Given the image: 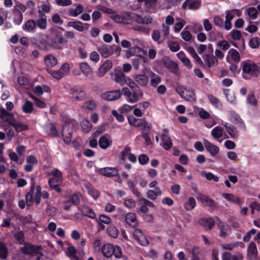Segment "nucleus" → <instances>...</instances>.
I'll return each mask as SVG.
<instances>
[{
    "label": "nucleus",
    "instance_id": "obj_45",
    "mask_svg": "<svg viewBox=\"0 0 260 260\" xmlns=\"http://www.w3.org/2000/svg\"><path fill=\"white\" fill-rule=\"evenodd\" d=\"M92 124L88 119H85L82 120L81 123V128L84 133H88L89 132L92 128Z\"/></svg>",
    "mask_w": 260,
    "mask_h": 260
},
{
    "label": "nucleus",
    "instance_id": "obj_54",
    "mask_svg": "<svg viewBox=\"0 0 260 260\" xmlns=\"http://www.w3.org/2000/svg\"><path fill=\"white\" fill-rule=\"evenodd\" d=\"M247 103L253 106H255L257 104V101L254 96V91H251L248 94L247 98Z\"/></svg>",
    "mask_w": 260,
    "mask_h": 260
},
{
    "label": "nucleus",
    "instance_id": "obj_48",
    "mask_svg": "<svg viewBox=\"0 0 260 260\" xmlns=\"http://www.w3.org/2000/svg\"><path fill=\"white\" fill-rule=\"evenodd\" d=\"M22 109L25 113H31L34 110L32 103L27 100L23 104Z\"/></svg>",
    "mask_w": 260,
    "mask_h": 260
},
{
    "label": "nucleus",
    "instance_id": "obj_20",
    "mask_svg": "<svg viewBox=\"0 0 260 260\" xmlns=\"http://www.w3.org/2000/svg\"><path fill=\"white\" fill-rule=\"evenodd\" d=\"M78 209L81 212L82 215L87 216L91 219L96 218V214L94 211L88 206H83L78 207Z\"/></svg>",
    "mask_w": 260,
    "mask_h": 260
},
{
    "label": "nucleus",
    "instance_id": "obj_26",
    "mask_svg": "<svg viewBox=\"0 0 260 260\" xmlns=\"http://www.w3.org/2000/svg\"><path fill=\"white\" fill-rule=\"evenodd\" d=\"M80 203V196L77 193L70 194L68 199L64 202V204L71 203L74 205H78Z\"/></svg>",
    "mask_w": 260,
    "mask_h": 260
},
{
    "label": "nucleus",
    "instance_id": "obj_32",
    "mask_svg": "<svg viewBox=\"0 0 260 260\" xmlns=\"http://www.w3.org/2000/svg\"><path fill=\"white\" fill-rule=\"evenodd\" d=\"M14 17V22L16 25H20L23 20V14L18 9L14 8L13 10Z\"/></svg>",
    "mask_w": 260,
    "mask_h": 260
},
{
    "label": "nucleus",
    "instance_id": "obj_21",
    "mask_svg": "<svg viewBox=\"0 0 260 260\" xmlns=\"http://www.w3.org/2000/svg\"><path fill=\"white\" fill-rule=\"evenodd\" d=\"M62 182V180L56 179L55 178H51L48 180V183L52 190H55L58 193L61 192V188L59 187V184Z\"/></svg>",
    "mask_w": 260,
    "mask_h": 260
},
{
    "label": "nucleus",
    "instance_id": "obj_11",
    "mask_svg": "<svg viewBox=\"0 0 260 260\" xmlns=\"http://www.w3.org/2000/svg\"><path fill=\"white\" fill-rule=\"evenodd\" d=\"M70 93L71 98L76 101H81L84 100L86 96V92L77 87H73L70 90Z\"/></svg>",
    "mask_w": 260,
    "mask_h": 260
},
{
    "label": "nucleus",
    "instance_id": "obj_37",
    "mask_svg": "<svg viewBox=\"0 0 260 260\" xmlns=\"http://www.w3.org/2000/svg\"><path fill=\"white\" fill-rule=\"evenodd\" d=\"M83 12V7L80 4L77 5L76 9L70 8L68 11L69 15L72 17H76Z\"/></svg>",
    "mask_w": 260,
    "mask_h": 260
},
{
    "label": "nucleus",
    "instance_id": "obj_40",
    "mask_svg": "<svg viewBox=\"0 0 260 260\" xmlns=\"http://www.w3.org/2000/svg\"><path fill=\"white\" fill-rule=\"evenodd\" d=\"M68 26L72 27L79 31H83L84 30L83 23L79 21H69L68 22Z\"/></svg>",
    "mask_w": 260,
    "mask_h": 260
},
{
    "label": "nucleus",
    "instance_id": "obj_53",
    "mask_svg": "<svg viewBox=\"0 0 260 260\" xmlns=\"http://www.w3.org/2000/svg\"><path fill=\"white\" fill-rule=\"evenodd\" d=\"M157 0H138V3L140 4L138 5V7H140L141 5V3L144 2V6L146 9H149L153 6L155 5Z\"/></svg>",
    "mask_w": 260,
    "mask_h": 260
},
{
    "label": "nucleus",
    "instance_id": "obj_7",
    "mask_svg": "<svg viewBox=\"0 0 260 260\" xmlns=\"http://www.w3.org/2000/svg\"><path fill=\"white\" fill-rule=\"evenodd\" d=\"M177 91L182 98L187 101L194 102L197 100L196 93L191 88L178 87Z\"/></svg>",
    "mask_w": 260,
    "mask_h": 260
},
{
    "label": "nucleus",
    "instance_id": "obj_23",
    "mask_svg": "<svg viewBox=\"0 0 260 260\" xmlns=\"http://www.w3.org/2000/svg\"><path fill=\"white\" fill-rule=\"evenodd\" d=\"M197 199L202 203H206V205L207 206L210 207H215L216 206L215 201L205 194H200V196L197 198Z\"/></svg>",
    "mask_w": 260,
    "mask_h": 260
},
{
    "label": "nucleus",
    "instance_id": "obj_9",
    "mask_svg": "<svg viewBox=\"0 0 260 260\" xmlns=\"http://www.w3.org/2000/svg\"><path fill=\"white\" fill-rule=\"evenodd\" d=\"M115 45L110 46L107 44H103L97 47V50L101 55L104 58H108L114 53Z\"/></svg>",
    "mask_w": 260,
    "mask_h": 260
},
{
    "label": "nucleus",
    "instance_id": "obj_2",
    "mask_svg": "<svg viewBox=\"0 0 260 260\" xmlns=\"http://www.w3.org/2000/svg\"><path fill=\"white\" fill-rule=\"evenodd\" d=\"M122 91L126 100L129 103H136L139 101L140 98L143 96V92L140 88L131 90L127 87H123L122 89Z\"/></svg>",
    "mask_w": 260,
    "mask_h": 260
},
{
    "label": "nucleus",
    "instance_id": "obj_34",
    "mask_svg": "<svg viewBox=\"0 0 260 260\" xmlns=\"http://www.w3.org/2000/svg\"><path fill=\"white\" fill-rule=\"evenodd\" d=\"M44 61L46 64L50 68L54 67L57 63L56 58L51 54L47 55L45 57Z\"/></svg>",
    "mask_w": 260,
    "mask_h": 260
},
{
    "label": "nucleus",
    "instance_id": "obj_38",
    "mask_svg": "<svg viewBox=\"0 0 260 260\" xmlns=\"http://www.w3.org/2000/svg\"><path fill=\"white\" fill-rule=\"evenodd\" d=\"M150 76L151 77L150 85L153 87H156L161 82L160 77L152 72H151Z\"/></svg>",
    "mask_w": 260,
    "mask_h": 260
},
{
    "label": "nucleus",
    "instance_id": "obj_8",
    "mask_svg": "<svg viewBox=\"0 0 260 260\" xmlns=\"http://www.w3.org/2000/svg\"><path fill=\"white\" fill-rule=\"evenodd\" d=\"M72 128L70 127V123L66 122L62 127V137L64 143L67 145H69L72 138Z\"/></svg>",
    "mask_w": 260,
    "mask_h": 260
},
{
    "label": "nucleus",
    "instance_id": "obj_51",
    "mask_svg": "<svg viewBox=\"0 0 260 260\" xmlns=\"http://www.w3.org/2000/svg\"><path fill=\"white\" fill-rule=\"evenodd\" d=\"M40 45L39 47L44 50H49V49L52 48V39L50 41L46 40L45 39H42L40 41Z\"/></svg>",
    "mask_w": 260,
    "mask_h": 260
},
{
    "label": "nucleus",
    "instance_id": "obj_16",
    "mask_svg": "<svg viewBox=\"0 0 260 260\" xmlns=\"http://www.w3.org/2000/svg\"><path fill=\"white\" fill-rule=\"evenodd\" d=\"M203 58L205 63L204 64L205 66H207L208 68L215 67L218 64V60L213 55L204 54L203 56Z\"/></svg>",
    "mask_w": 260,
    "mask_h": 260
},
{
    "label": "nucleus",
    "instance_id": "obj_33",
    "mask_svg": "<svg viewBox=\"0 0 260 260\" xmlns=\"http://www.w3.org/2000/svg\"><path fill=\"white\" fill-rule=\"evenodd\" d=\"M135 81L139 84L140 86H145L149 81L148 77L143 74V75H137L135 77Z\"/></svg>",
    "mask_w": 260,
    "mask_h": 260
},
{
    "label": "nucleus",
    "instance_id": "obj_57",
    "mask_svg": "<svg viewBox=\"0 0 260 260\" xmlns=\"http://www.w3.org/2000/svg\"><path fill=\"white\" fill-rule=\"evenodd\" d=\"M227 132L233 138H238L239 137L238 131L236 127L233 125L229 127V130H228Z\"/></svg>",
    "mask_w": 260,
    "mask_h": 260
},
{
    "label": "nucleus",
    "instance_id": "obj_27",
    "mask_svg": "<svg viewBox=\"0 0 260 260\" xmlns=\"http://www.w3.org/2000/svg\"><path fill=\"white\" fill-rule=\"evenodd\" d=\"M218 228L220 231L219 236L225 238L228 235V231L231 230L230 226L228 224H224L221 221L218 223Z\"/></svg>",
    "mask_w": 260,
    "mask_h": 260
},
{
    "label": "nucleus",
    "instance_id": "obj_10",
    "mask_svg": "<svg viewBox=\"0 0 260 260\" xmlns=\"http://www.w3.org/2000/svg\"><path fill=\"white\" fill-rule=\"evenodd\" d=\"M97 172L101 175L111 178L118 176L119 175L118 170L115 167H105L100 168Z\"/></svg>",
    "mask_w": 260,
    "mask_h": 260
},
{
    "label": "nucleus",
    "instance_id": "obj_46",
    "mask_svg": "<svg viewBox=\"0 0 260 260\" xmlns=\"http://www.w3.org/2000/svg\"><path fill=\"white\" fill-rule=\"evenodd\" d=\"M8 255V248L2 242L0 241V258L3 259H6Z\"/></svg>",
    "mask_w": 260,
    "mask_h": 260
},
{
    "label": "nucleus",
    "instance_id": "obj_3",
    "mask_svg": "<svg viewBox=\"0 0 260 260\" xmlns=\"http://www.w3.org/2000/svg\"><path fill=\"white\" fill-rule=\"evenodd\" d=\"M243 73L250 76L257 77L260 72V67L249 60L241 62Z\"/></svg>",
    "mask_w": 260,
    "mask_h": 260
},
{
    "label": "nucleus",
    "instance_id": "obj_17",
    "mask_svg": "<svg viewBox=\"0 0 260 260\" xmlns=\"http://www.w3.org/2000/svg\"><path fill=\"white\" fill-rule=\"evenodd\" d=\"M39 18L36 21V26L41 29H45L47 28V16L41 10L38 11Z\"/></svg>",
    "mask_w": 260,
    "mask_h": 260
},
{
    "label": "nucleus",
    "instance_id": "obj_25",
    "mask_svg": "<svg viewBox=\"0 0 260 260\" xmlns=\"http://www.w3.org/2000/svg\"><path fill=\"white\" fill-rule=\"evenodd\" d=\"M199 224L205 228L211 230L215 225V221L212 218H202L199 220Z\"/></svg>",
    "mask_w": 260,
    "mask_h": 260
},
{
    "label": "nucleus",
    "instance_id": "obj_31",
    "mask_svg": "<svg viewBox=\"0 0 260 260\" xmlns=\"http://www.w3.org/2000/svg\"><path fill=\"white\" fill-rule=\"evenodd\" d=\"M161 194V189L159 187H155V190H148L146 192V197L152 200H155L157 196Z\"/></svg>",
    "mask_w": 260,
    "mask_h": 260
},
{
    "label": "nucleus",
    "instance_id": "obj_49",
    "mask_svg": "<svg viewBox=\"0 0 260 260\" xmlns=\"http://www.w3.org/2000/svg\"><path fill=\"white\" fill-rule=\"evenodd\" d=\"M201 175L203 176H205L206 179L209 181L213 180L215 182H217L219 181V178L211 172L208 173L205 171H203L201 172Z\"/></svg>",
    "mask_w": 260,
    "mask_h": 260
},
{
    "label": "nucleus",
    "instance_id": "obj_47",
    "mask_svg": "<svg viewBox=\"0 0 260 260\" xmlns=\"http://www.w3.org/2000/svg\"><path fill=\"white\" fill-rule=\"evenodd\" d=\"M0 118L4 121L8 122L10 117L13 116V114L7 112L4 108L0 109Z\"/></svg>",
    "mask_w": 260,
    "mask_h": 260
},
{
    "label": "nucleus",
    "instance_id": "obj_39",
    "mask_svg": "<svg viewBox=\"0 0 260 260\" xmlns=\"http://www.w3.org/2000/svg\"><path fill=\"white\" fill-rule=\"evenodd\" d=\"M46 129L49 135L54 136L58 137L59 133L56 129L54 124L52 123H49L46 126Z\"/></svg>",
    "mask_w": 260,
    "mask_h": 260
},
{
    "label": "nucleus",
    "instance_id": "obj_58",
    "mask_svg": "<svg viewBox=\"0 0 260 260\" xmlns=\"http://www.w3.org/2000/svg\"><path fill=\"white\" fill-rule=\"evenodd\" d=\"M208 99L209 100L211 104L213 105L214 106L218 107L219 105H221L220 100L212 94H209L208 95Z\"/></svg>",
    "mask_w": 260,
    "mask_h": 260
},
{
    "label": "nucleus",
    "instance_id": "obj_19",
    "mask_svg": "<svg viewBox=\"0 0 260 260\" xmlns=\"http://www.w3.org/2000/svg\"><path fill=\"white\" fill-rule=\"evenodd\" d=\"M113 63L111 60H106L101 66L98 72V75L100 77L104 76L112 67Z\"/></svg>",
    "mask_w": 260,
    "mask_h": 260
},
{
    "label": "nucleus",
    "instance_id": "obj_12",
    "mask_svg": "<svg viewBox=\"0 0 260 260\" xmlns=\"http://www.w3.org/2000/svg\"><path fill=\"white\" fill-rule=\"evenodd\" d=\"M114 74H115V81L120 85L121 86H123L126 85V80H127L129 77L126 76L124 73H123L122 70L120 67H117L114 70Z\"/></svg>",
    "mask_w": 260,
    "mask_h": 260
},
{
    "label": "nucleus",
    "instance_id": "obj_43",
    "mask_svg": "<svg viewBox=\"0 0 260 260\" xmlns=\"http://www.w3.org/2000/svg\"><path fill=\"white\" fill-rule=\"evenodd\" d=\"M223 128L220 126H217L212 129V136L215 139L220 138L223 135Z\"/></svg>",
    "mask_w": 260,
    "mask_h": 260
},
{
    "label": "nucleus",
    "instance_id": "obj_30",
    "mask_svg": "<svg viewBox=\"0 0 260 260\" xmlns=\"http://www.w3.org/2000/svg\"><path fill=\"white\" fill-rule=\"evenodd\" d=\"M36 28V21L33 19H29L22 26L23 30L27 32L34 31Z\"/></svg>",
    "mask_w": 260,
    "mask_h": 260
},
{
    "label": "nucleus",
    "instance_id": "obj_15",
    "mask_svg": "<svg viewBox=\"0 0 260 260\" xmlns=\"http://www.w3.org/2000/svg\"><path fill=\"white\" fill-rule=\"evenodd\" d=\"M201 6V2L200 0H185L183 3L182 8L185 9L188 8L189 10H198Z\"/></svg>",
    "mask_w": 260,
    "mask_h": 260
},
{
    "label": "nucleus",
    "instance_id": "obj_62",
    "mask_svg": "<svg viewBox=\"0 0 260 260\" xmlns=\"http://www.w3.org/2000/svg\"><path fill=\"white\" fill-rule=\"evenodd\" d=\"M249 46L253 49L257 48L259 46V39L257 37L252 38L249 43Z\"/></svg>",
    "mask_w": 260,
    "mask_h": 260
},
{
    "label": "nucleus",
    "instance_id": "obj_5",
    "mask_svg": "<svg viewBox=\"0 0 260 260\" xmlns=\"http://www.w3.org/2000/svg\"><path fill=\"white\" fill-rule=\"evenodd\" d=\"M70 71V66L68 63H64L57 70L53 71L51 69L47 70V72L57 80H59L68 75Z\"/></svg>",
    "mask_w": 260,
    "mask_h": 260
},
{
    "label": "nucleus",
    "instance_id": "obj_13",
    "mask_svg": "<svg viewBox=\"0 0 260 260\" xmlns=\"http://www.w3.org/2000/svg\"><path fill=\"white\" fill-rule=\"evenodd\" d=\"M122 93V91L120 90H112L102 93L101 97L107 101H115L119 99Z\"/></svg>",
    "mask_w": 260,
    "mask_h": 260
},
{
    "label": "nucleus",
    "instance_id": "obj_29",
    "mask_svg": "<svg viewBox=\"0 0 260 260\" xmlns=\"http://www.w3.org/2000/svg\"><path fill=\"white\" fill-rule=\"evenodd\" d=\"M247 255L250 259L255 258L257 255L256 245L253 242H250L247 248Z\"/></svg>",
    "mask_w": 260,
    "mask_h": 260
},
{
    "label": "nucleus",
    "instance_id": "obj_63",
    "mask_svg": "<svg viewBox=\"0 0 260 260\" xmlns=\"http://www.w3.org/2000/svg\"><path fill=\"white\" fill-rule=\"evenodd\" d=\"M247 13L249 17L253 19L256 18L258 15V12L256 9L254 7L248 8Z\"/></svg>",
    "mask_w": 260,
    "mask_h": 260
},
{
    "label": "nucleus",
    "instance_id": "obj_56",
    "mask_svg": "<svg viewBox=\"0 0 260 260\" xmlns=\"http://www.w3.org/2000/svg\"><path fill=\"white\" fill-rule=\"evenodd\" d=\"M231 54V58L236 62H239L240 60V54L237 50L235 49H231L229 52Z\"/></svg>",
    "mask_w": 260,
    "mask_h": 260
},
{
    "label": "nucleus",
    "instance_id": "obj_52",
    "mask_svg": "<svg viewBox=\"0 0 260 260\" xmlns=\"http://www.w3.org/2000/svg\"><path fill=\"white\" fill-rule=\"evenodd\" d=\"M15 239L19 244H23L25 242V237L23 231L16 232L14 235Z\"/></svg>",
    "mask_w": 260,
    "mask_h": 260
},
{
    "label": "nucleus",
    "instance_id": "obj_41",
    "mask_svg": "<svg viewBox=\"0 0 260 260\" xmlns=\"http://www.w3.org/2000/svg\"><path fill=\"white\" fill-rule=\"evenodd\" d=\"M85 187L87 190L88 194L93 199H96L99 198L100 195L99 191L94 188L92 185L90 184L87 185L85 186Z\"/></svg>",
    "mask_w": 260,
    "mask_h": 260
},
{
    "label": "nucleus",
    "instance_id": "obj_50",
    "mask_svg": "<svg viewBox=\"0 0 260 260\" xmlns=\"http://www.w3.org/2000/svg\"><path fill=\"white\" fill-rule=\"evenodd\" d=\"M196 205V201L194 198L190 197L187 203L184 204V208L188 211L193 209Z\"/></svg>",
    "mask_w": 260,
    "mask_h": 260
},
{
    "label": "nucleus",
    "instance_id": "obj_22",
    "mask_svg": "<svg viewBox=\"0 0 260 260\" xmlns=\"http://www.w3.org/2000/svg\"><path fill=\"white\" fill-rule=\"evenodd\" d=\"M125 221L127 224L133 228H136L138 225L137 216L134 213L130 212L126 214L125 216Z\"/></svg>",
    "mask_w": 260,
    "mask_h": 260
},
{
    "label": "nucleus",
    "instance_id": "obj_64",
    "mask_svg": "<svg viewBox=\"0 0 260 260\" xmlns=\"http://www.w3.org/2000/svg\"><path fill=\"white\" fill-rule=\"evenodd\" d=\"M231 38L234 40H240L242 35L241 31L237 29H234L230 32Z\"/></svg>",
    "mask_w": 260,
    "mask_h": 260
},
{
    "label": "nucleus",
    "instance_id": "obj_18",
    "mask_svg": "<svg viewBox=\"0 0 260 260\" xmlns=\"http://www.w3.org/2000/svg\"><path fill=\"white\" fill-rule=\"evenodd\" d=\"M203 142L207 151L209 152L212 156L216 155L219 152V147L210 143L208 140L204 139Z\"/></svg>",
    "mask_w": 260,
    "mask_h": 260
},
{
    "label": "nucleus",
    "instance_id": "obj_59",
    "mask_svg": "<svg viewBox=\"0 0 260 260\" xmlns=\"http://www.w3.org/2000/svg\"><path fill=\"white\" fill-rule=\"evenodd\" d=\"M98 222H102L105 224H109L111 222V219L108 216L104 214L100 215L99 218L96 219Z\"/></svg>",
    "mask_w": 260,
    "mask_h": 260
},
{
    "label": "nucleus",
    "instance_id": "obj_1",
    "mask_svg": "<svg viewBox=\"0 0 260 260\" xmlns=\"http://www.w3.org/2000/svg\"><path fill=\"white\" fill-rule=\"evenodd\" d=\"M160 62H162L163 66L175 75L179 76L180 75L181 72L178 64L167 57L162 58L161 61H156L155 62L154 70L157 72H159L158 66Z\"/></svg>",
    "mask_w": 260,
    "mask_h": 260
},
{
    "label": "nucleus",
    "instance_id": "obj_55",
    "mask_svg": "<svg viewBox=\"0 0 260 260\" xmlns=\"http://www.w3.org/2000/svg\"><path fill=\"white\" fill-rule=\"evenodd\" d=\"M80 69L86 76H87L91 72V69L89 66L85 62H82L80 64Z\"/></svg>",
    "mask_w": 260,
    "mask_h": 260
},
{
    "label": "nucleus",
    "instance_id": "obj_36",
    "mask_svg": "<svg viewBox=\"0 0 260 260\" xmlns=\"http://www.w3.org/2000/svg\"><path fill=\"white\" fill-rule=\"evenodd\" d=\"M99 146L103 149H106L112 144V142H110L108 138L106 136L101 137L99 141Z\"/></svg>",
    "mask_w": 260,
    "mask_h": 260
},
{
    "label": "nucleus",
    "instance_id": "obj_61",
    "mask_svg": "<svg viewBox=\"0 0 260 260\" xmlns=\"http://www.w3.org/2000/svg\"><path fill=\"white\" fill-rule=\"evenodd\" d=\"M68 255L71 257H74L78 259V257L76 255L77 251L75 247L73 245H70L68 246Z\"/></svg>",
    "mask_w": 260,
    "mask_h": 260
},
{
    "label": "nucleus",
    "instance_id": "obj_24",
    "mask_svg": "<svg viewBox=\"0 0 260 260\" xmlns=\"http://www.w3.org/2000/svg\"><path fill=\"white\" fill-rule=\"evenodd\" d=\"M114 245L110 243L104 244L102 247V252L103 254L109 258L111 257L113 254Z\"/></svg>",
    "mask_w": 260,
    "mask_h": 260
},
{
    "label": "nucleus",
    "instance_id": "obj_28",
    "mask_svg": "<svg viewBox=\"0 0 260 260\" xmlns=\"http://www.w3.org/2000/svg\"><path fill=\"white\" fill-rule=\"evenodd\" d=\"M133 19L138 23L143 24H148L152 23V19L146 16L142 17L138 14H134Z\"/></svg>",
    "mask_w": 260,
    "mask_h": 260
},
{
    "label": "nucleus",
    "instance_id": "obj_4",
    "mask_svg": "<svg viewBox=\"0 0 260 260\" xmlns=\"http://www.w3.org/2000/svg\"><path fill=\"white\" fill-rule=\"evenodd\" d=\"M24 246L20 248L21 251L22 253L25 255H33L40 253L43 255L42 253L39 251L42 250V247L41 245H34L29 242H25Z\"/></svg>",
    "mask_w": 260,
    "mask_h": 260
},
{
    "label": "nucleus",
    "instance_id": "obj_44",
    "mask_svg": "<svg viewBox=\"0 0 260 260\" xmlns=\"http://www.w3.org/2000/svg\"><path fill=\"white\" fill-rule=\"evenodd\" d=\"M226 16L225 21H231L232 20L234 17V14L237 16H240V12L238 10L233 9L232 10H227L225 11Z\"/></svg>",
    "mask_w": 260,
    "mask_h": 260
},
{
    "label": "nucleus",
    "instance_id": "obj_60",
    "mask_svg": "<svg viewBox=\"0 0 260 260\" xmlns=\"http://www.w3.org/2000/svg\"><path fill=\"white\" fill-rule=\"evenodd\" d=\"M50 175H52L56 179H58L60 180L62 179V173L60 171H59L57 168H54L53 169L50 173Z\"/></svg>",
    "mask_w": 260,
    "mask_h": 260
},
{
    "label": "nucleus",
    "instance_id": "obj_35",
    "mask_svg": "<svg viewBox=\"0 0 260 260\" xmlns=\"http://www.w3.org/2000/svg\"><path fill=\"white\" fill-rule=\"evenodd\" d=\"M163 147L166 150H169L172 147V142L170 137L167 135L163 134L161 136Z\"/></svg>",
    "mask_w": 260,
    "mask_h": 260
},
{
    "label": "nucleus",
    "instance_id": "obj_42",
    "mask_svg": "<svg viewBox=\"0 0 260 260\" xmlns=\"http://www.w3.org/2000/svg\"><path fill=\"white\" fill-rule=\"evenodd\" d=\"M108 235L112 238H116L118 237V230L114 225H110L106 230Z\"/></svg>",
    "mask_w": 260,
    "mask_h": 260
},
{
    "label": "nucleus",
    "instance_id": "obj_14",
    "mask_svg": "<svg viewBox=\"0 0 260 260\" xmlns=\"http://www.w3.org/2000/svg\"><path fill=\"white\" fill-rule=\"evenodd\" d=\"M8 123L9 125L13 126L15 128V131L17 132H21L28 129V126L27 125L22 124L16 121L14 118L13 114V116L10 117V119Z\"/></svg>",
    "mask_w": 260,
    "mask_h": 260
},
{
    "label": "nucleus",
    "instance_id": "obj_6",
    "mask_svg": "<svg viewBox=\"0 0 260 260\" xmlns=\"http://www.w3.org/2000/svg\"><path fill=\"white\" fill-rule=\"evenodd\" d=\"M67 43L68 41L64 35L62 34V32L57 31L55 32L54 39H52V47L53 49L60 50L62 49V46Z\"/></svg>",
    "mask_w": 260,
    "mask_h": 260
}]
</instances>
